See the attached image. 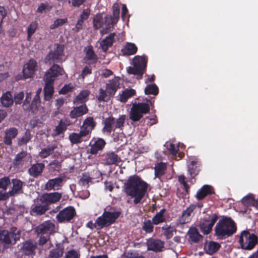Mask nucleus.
Instances as JSON below:
<instances>
[{"label":"nucleus","mask_w":258,"mask_h":258,"mask_svg":"<svg viewBox=\"0 0 258 258\" xmlns=\"http://www.w3.org/2000/svg\"><path fill=\"white\" fill-rule=\"evenodd\" d=\"M148 185L137 176L130 177L124 184V190L128 196L134 198V202L137 204L145 196Z\"/></svg>","instance_id":"1"},{"label":"nucleus","mask_w":258,"mask_h":258,"mask_svg":"<svg viewBox=\"0 0 258 258\" xmlns=\"http://www.w3.org/2000/svg\"><path fill=\"white\" fill-rule=\"evenodd\" d=\"M234 222L228 218H224L219 221L215 227L216 234L220 237L229 236L236 231Z\"/></svg>","instance_id":"2"},{"label":"nucleus","mask_w":258,"mask_h":258,"mask_svg":"<svg viewBox=\"0 0 258 258\" xmlns=\"http://www.w3.org/2000/svg\"><path fill=\"white\" fill-rule=\"evenodd\" d=\"M118 211H106L95 221L97 229H101L114 223L120 215Z\"/></svg>","instance_id":"3"},{"label":"nucleus","mask_w":258,"mask_h":258,"mask_svg":"<svg viewBox=\"0 0 258 258\" xmlns=\"http://www.w3.org/2000/svg\"><path fill=\"white\" fill-rule=\"evenodd\" d=\"M150 110L149 106L145 103L134 104L130 111V118L134 121L139 120Z\"/></svg>","instance_id":"4"},{"label":"nucleus","mask_w":258,"mask_h":258,"mask_svg":"<svg viewBox=\"0 0 258 258\" xmlns=\"http://www.w3.org/2000/svg\"><path fill=\"white\" fill-rule=\"evenodd\" d=\"M239 243L243 249H251L257 243V237L253 234L244 231L240 235Z\"/></svg>","instance_id":"5"},{"label":"nucleus","mask_w":258,"mask_h":258,"mask_svg":"<svg viewBox=\"0 0 258 258\" xmlns=\"http://www.w3.org/2000/svg\"><path fill=\"white\" fill-rule=\"evenodd\" d=\"M133 67H130L127 68V72L131 74L140 75L141 77L146 66L145 58L142 56H137L133 59Z\"/></svg>","instance_id":"6"},{"label":"nucleus","mask_w":258,"mask_h":258,"mask_svg":"<svg viewBox=\"0 0 258 258\" xmlns=\"http://www.w3.org/2000/svg\"><path fill=\"white\" fill-rule=\"evenodd\" d=\"M64 73L63 69L57 64L51 66L45 73L44 80L45 82H53L57 77Z\"/></svg>","instance_id":"7"},{"label":"nucleus","mask_w":258,"mask_h":258,"mask_svg":"<svg viewBox=\"0 0 258 258\" xmlns=\"http://www.w3.org/2000/svg\"><path fill=\"white\" fill-rule=\"evenodd\" d=\"M38 63L35 60L31 59L27 61L23 68L24 78L26 79L31 78L38 69Z\"/></svg>","instance_id":"8"},{"label":"nucleus","mask_w":258,"mask_h":258,"mask_svg":"<svg viewBox=\"0 0 258 258\" xmlns=\"http://www.w3.org/2000/svg\"><path fill=\"white\" fill-rule=\"evenodd\" d=\"M63 47L62 45L55 44L53 49L47 55L45 58L46 62L51 63V61L55 60H60L63 55Z\"/></svg>","instance_id":"9"},{"label":"nucleus","mask_w":258,"mask_h":258,"mask_svg":"<svg viewBox=\"0 0 258 258\" xmlns=\"http://www.w3.org/2000/svg\"><path fill=\"white\" fill-rule=\"evenodd\" d=\"M217 220V216L213 214L207 219L202 220L200 224V229L204 234L209 233L212 228L213 225Z\"/></svg>","instance_id":"10"},{"label":"nucleus","mask_w":258,"mask_h":258,"mask_svg":"<svg viewBox=\"0 0 258 258\" xmlns=\"http://www.w3.org/2000/svg\"><path fill=\"white\" fill-rule=\"evenodd\" d=\"M61 194L58 192L46 193L42 195L41 201L47 204L55 203L60 199Z\"/></svg>","instance_id":"11"},{"label":"nucleus","mask_w":258,"mask_h":258,"mask_svg":"<svg viewBox=\"0 0 258 258\" xmlns=\"http://www.w3.org/2000/svg\"><path fill=\"white\" fill-rule=\"evenodd\" d=\"M16 236L12 232H9L7 230L0 231V242L4 245L12 244L16 240Z\"/></svg>","instance_id":"12"},{"label":"nucleus","mask_w":258,"mask_h":258,"mask_svg":"<svg viewBox=\"0 0 258 258\" xmlns=\"http://www.w3.org/2000/svg\"><path fill=\"white\" fill-rule=\"evenodd\" d=\"M75 209L72 207H68L61 211L57 215L58 220L62 222L65 220L69 221L74 217Z\"/></svg>","instance_id":"13"},{"label":"nucleus","mask_w":258,"mask_h":258,"mask_svg":"<svg viewBox=\"0 0 258 258\" xmlns=\"http://www.w3.org/2000/svg\"><path fill=\"white\" fill-rule=\"evenodd\" d=\"M63 178L60 177L49 180L45 184V189L47 190H58L62 185Z\"/></svg>","instance_id":"14"},{"label":"nucleus","mask_w":258,"mask_h":258,"mask_svg":"<svg viewBox=\"0 0 258 258\" xmlns=\"http://www.w3.org/2000/svg\"><path fill=\"white\" fill-rule=\"evenodd\" d=\"M54 225L50 222H46L38 226L36 232L38 234H50L54 231Z\"/></svg>","instance_id":"15"},{"label":"nucleus","mask_w":258,"mask_h":258,"mask_svg":"<svg viewBox=\"0 0 258 258\" xmlns=\"http://www.w3.org/2000/svg\"><path fill=\"white\" fill-rule=\"evenodd\" d=\"M95 125L93 121V118L92 117H87L81 127L82 134L83 135H87L94 128Z\"/></svg>","instance_id":"16"},{"label":"nucleus","mask_w":258,"mask_h":258,"mask_svg":"<svg viewBox=\"0 0 258 258\" xmlns=\"http://www.w3.org/2000/svg\"><path fill=\"white\" fill-rule=\"evenodd\" d=\"M148 250L155 251H161L163 247V242L160 240L150 239L147 242Z\"/></svg>","instance_id":"17"},{"label":"nucleus","mask_w":258,"mask_h":258,"mask_svg":"<svg viewBox=\"0 0 258 258\" xmlns=\"http://www.w3.org/2000/svg\"><path fill=\"white\" fill-rule=\"evenodd\" d=\"M18 133V130L15 127H11L6 130L4 141L8 145L12 144V140L16 137Z\"/></svg>","instance_id":"18"},{"label":"nucleus","mask_w":258,"mask_h":258,"mask_svg":"<svg viewBox=\"0 0 258 258\" xmlns=\"http://www.w3.org/2000/svg\"><path fill=\"white\" fill-rule=\"evenodd\" d=\"M119 78H115L106 85V91L108 96H112L119 87Z\"/></svg>","instance_id":"19"},{"label":"nucleus","mask_w":258,"mask_h":258,"mask_svg":"<svg viewBox=\"0 0 258 258\" xmlns=\"http://www.w3.org/2000/svg\"><path fill=\"white\" fill-rule=\"evenodd\" d=\"M195 209L194 205L189 206L182 214L181 217H179V222L181 224L188 223L191 220L192 212Z\"/></svg>","instance_id":"20"},{"label":"nucleus","mask_w":258,"mask_h":258,"mask_svg":"<svg viewBox=\"0 0 258 258\" xmlns=\"http://www.w3.org/2000/svg\"><path fill=\"white\" fill-rule=\"evenodd\" d=\"M93 24L94 27L95 29H99L103 27L104 25H105V29L106 30L109 29L110 27V24H112L111 23H108V22H106L105 21V17L104 19L101 15H97L94 18Z\"/></svg>","instance_id":"21"},{"label":"nucleus","mask_w":258,"mask_h":258,"mask_svg":"<svg viewBox=\"0 0 258 258\" xmlns=\"http://www.w3.org/2000/svg\"><path fill=\"white\" fill-rule=\"evenodd\" d=\"M41 91V89H40L37 91L36 94L31 104L30 110H31L33 112H35L37 111H41V110L43 111L44 110L43 107H40L39 94Z\"/></svg>","instance_id":"22"},{"label":"nucleus","mask_w":258,"mask_h":258,"mask_svg":"<svg viewBox=\"0 0 258 258\" xmlns=\"http://www.w3.org/2000/svg\"><path fill=\"white\" fill-rule=\"evenodd\" d=\"M88 109L86 105H82L79 107H75L70 113V117L75 118L79 117L87 113Z\"/></svg>","instance_id":"23"},{"label":"nucleus","mask_w":258,"mask_h":258,"mask_svg":"<svg viewBox=\"0 0 258 258\" xmlns=\"http://www.w3.org/2000/svg\"><path fill=\"white\" fill-rule=\"evenodd\" d=\"M36 248V244L32 242L27 241L24 243L21 248V251L25 255L32 254Z\"/></svg>","instance_id":"24"},{"label":"nucleus","mask_w":258,"mask_h":258,"mask_svg":"<svg viewBox=\"0 0 258 258\" xmlns=\"http://www.w3.org/2000/svg\"><path fill=\"white\" fill-rule=\"evenodd\" d=\"M1 102L2 105L6 107L11 106L14 102L13 96L9 92L3 94L1 98Z\"/></svg>","instance_id":"25"},{"label":"nucleus","mask_w":258,"mask_h":258,"mask_svg":"<svg viewBox=\"0 0 258 258\" xmlns=\"http://www.w3.org/2000/svg\"><path fill=\"white\" fill-rule=\"evenodd\" d=\"M212 187L211 186L205 185L199 190L197 195L196 197L198 200H202L207 195L212 192Z\"/></svg>","instance_id":"26"},{"label":"nucleus","mask_w":258,"mask_h":258,"mask_svg":"<svg viewBox=\"0 0 258 258\" xmlns=\"http://www.w3.org/2000/svg\"><path fill=\"white\" fill-rule=\"evenodd\" d=\"M137 47L134 43H127L122 49L121 52L123 55H133L136 53Z\"/></svg>","instance_id":"27"},{"label":"nucleus","mask_w":258,"mask_h":258,"mask_svg":"<svg viewBox=\"0 0 258 258\" xmlns=\"http://www.w3.org/2000/svg\"><path fill=\"white\" fill-rule=\"evenodd\" d=\"M114 36V34H111L99 42L100 47L103 51H106L108 47L112 45Z\"/></svg>","instance_id":"28"},{"label":"nucleus","mask_w":258,"mask_h":258,"mask_svg":"<svg viewBox=\"0 0 258 258\" xmlns=\"http://www.w3.org/2000/svg\"><path fill=\"white\" fill-rule=\"evenodd\" d=\"M220 244L214 241L207 242L205 245V249L209 254L216 252L219 248Z\"/></svg>","instance_id":"29"},{"label":"nucleus","mask_w":258,"mask_h":258,"mask_svg":"<svg viewBox=\"0 0 258 258\" xmlns=\"http://www.w3.org/2000/svg\"><path fill=\"white\" fill-rule=\"evenodd\" d=\"M119 13V8L117 4H114L113 6V18H111L110 17H106L105 21L106 22L108 23H114L117 21V20L118 18Z\"/></svg>","instance_id":"30"},{"label":"nucleus","mask_w":258,"mask_h":258,"mask_svg":"<svg viewBox=\"0 0 258 258\" xmlns=\"http://www.w3.org/2000/svg\"><path fill=\"white\" fill-rule=\"evenodd\" d=\"M87 135H83L82 131L81 130L79 134L73 133L70 134L69 138L70 142L73 144H79L82 141V138Z\"/></svg>","instance_id":"31"},{"label":"nucleus","mask_w":258,"mask_h":258,"mask_svg":"<svg viewBox=\"0 0 258 258\" xmlns=\"http://www.w3.org/2000/svg\"><path fill=\"white\" fill-rule=\"evenodd\" d=\"M105 143L102 139H99L97 140L92 145L91 149L92 154H96L98 151L101 150L105 146Z\"/></svg>","instance_id":"32"},{"label":"nucleus","mask_w":258,"mask_h":258,"mask_svg":"<svg viewBox=\"0 0 258 258\" xmlns=\"http://www.w3.org/2000/svg\"><path fill=\"white\" fill-rule=\"evenodd\" d=\"M188 235L190 240L193 242H197L202 238V236L198 232L197 229L195 228H190L188 232Z\"/></svg>","instance_id":"33"},{"label":"nucleus","mask_w":258,"mask_h":258,"mask_svg":"<svg viewBox=\"0 0 258 258\" xmlns=\"http://www.w3.org/2000/svg\"><path fill=\"white\" fill-rule=\"evenodd\" d=\"M43 168L44 165L42 164H35L29 169V173L31 175L36 176L41 173Z\"/></svg>","instance_id":"34"},{"label":"nucleus","mask_w":258,"mask_h":258,"mask_svg":"<svg viewBox=\"0 0 258 258\" xmlns=\"http://www.w3.org/2000/svg\"><path fill=\"white\" fill-rule=\"evenodd\" d=\"M135 94V91L134 89H125L121 94L119 100L121 102H125L129 98L133 96Z\"/></svg>","instance_id":"35"},{"label":"nucleus","mask_w":258,"mask_h":258,"mask_svg":"<svg viewBox=\"0 0 258 258\" xmlns=\"http://www.w3.org/2000/svg\"><path fill=\"white\" fill-rule=\"evenodd\" d=\"M52 82H45V87L44 89V98L45 100H49L53 93V87L51 84Z\"/></svg>","instance_id":"36"},{"label":"nucleus","mask_w":258,"mask_h":258,"mask_svg":"<svg viewBox=\"0 0 258 258\" xmlns=\"http://www.w3.org/2000/svg\"><path fill=\"white\" fill-rule=\"evenodd\" d=\"M120 161L118 156L113 152L107 154L106 157V163L108 164H117Z\"/></svg>","instance_id":"37"},{"label":"nucleus","mask_w":258,"mask_h":258,"mask_svg":"<svg viewBox=\"0 0 258 258\" xmlns=\"http://www.w3.org/2000/svg\"><path fill=\"white\" fill-rule=\"evenodd\" d=\"M242 203L246 207L252 206L254 207V203L256 200H254V197L252 194H248L241 200Z\"/></svg>","instance_id":"38"},{"label":"nucleus","mask_w":258,"mask_h":258,"mask_svg":"<svg viewBox=\"0 0 258 258\" xmlns=\"http://www.w3.org/2000/svg\"><path fill=\"white\" fill-rule=\"evenodd\" d=\"M115 128L114 125V120L113 118H108L105 121V125L103 128L104 132L110 133L112 130Z\"/></svg>","instance_id":"39"},{"label":"nucleus","mask_w":258,"mask_h":258,"mask_svg":"<svg viewBox=\"0 0 258 258\" xmlns=\"http://www.w3.org/2000/svg\"><path fill=\"white\" fill-rule=\"evenodd\" d=\"M63 252V249L60 245H56V248L50 251L49 258H59Z\"/></svg>","instance_id":"40"},{"label":"nucleus","mask_w":258,"mask_h":258,"mask_svg":"<svg viewBox=\"0 0 258 258\" xmlns=\"http://www.w3.org/2000/svg\"><path fill=\"white\" fill-rule=\"evenodd\" d=\"M164 212L165 210L162 209L159 212L157 213L155 216H154L152 219L153 224L157 225L164 221L165 217L163 216Z\"/></svg>","instance_id":"41"},{"label":"nucleus","mask_w":258,"mask_h":258,"mask_svg":"<svg viewBox=\"0 0 258 258\" xmlns=\"http://www.w3.org/2000/svg\"><path fill=\"white\" fill-rule=\"evenodd\" d=\"M89 94V92L87 90L82 91L76 98L74 102L80 103L85 102L87 100V97Z\"/></svg>","instance_id":"42"},{"label":"nucleus","mask_w":258,"mask_h":258,"mask_svg":"<svg viewBox=\"0 0 258 258\" xmlns=\"http://www.w3.org/2000/svg\"><path fill=\"white\" fill-rule=\"evenodd\" d=\"M13 186L12 190L10 191L11 195H13L15 194H17L19 191H20L22 186V182L18 179H14L12 181Z\"/></svg>","instance_id":"43"},{"label":"nucleus","mask_w":258,"mask_h":258,"mask_svg":"<svg viewBox=\"0 0 258 258\" xmlns=\"http://www.w3.org/2000/svg\"><path fill=\"white\" fill-rule=\"evenodd\" d=\"M37 23L33 22L28 26L27 28V39L30 40L31 36L35 33L37 28Z\"/></svg>","instance_id":"44"},{"label":"nucleus","mask_w":258,"mask_h":258,"mask_svg":"<svg viewBox=\"0 0 258 258\" xmlns=\"http://www.w3.org/2000/svg\"><path fill=\"white\" fill-rule=\"evenodd\" d=\"M166 165L163 163L158 164L155 167V173L156 177H159L164 173Z\"/></svg>","instance_id":"45"},{"label":"nucleus","mask_w":258,"mask_h":258,"mask_svg":"<svg viewBox=\"0 0 258 258\" xmlns=\"http://www.w3.org/2000/svg\"><path fill=\"white\" fill-rule=\"evenodd\" d=\"M39 244L44 245V249L49 248L51 246V243L48 236H41L39 239Z\"/></svg>","instance_id":"46"},{"label":"nucleus","mask_w":258,"mask_h":258,"mask_svg":"<svg viewBox=\"0 0 258 258\" xmlns=\"http://www.w3.org/2000/svg\"><path fill=\"white\" fill-rule=\"evenodd\" d=\"M85 51L86 52L85 59L94 60L96 59V55H95L91 47L88 46L86 47Z\"/></svg>","instance_id":"47"},{"label":"nucleus","mask_w":258,"mask_h":258,"mask_svg":"<svg viewBox=\"0 0 258 258\" xmlns=\"http://www.w3.org/2000/svg\"><path fill=\"white\" fill-rule=\"evenodd\" d=\"M158 87L155 84L149 85L145 89V93L146 94H154L157 95L158 93Z\"/></svg>","instance_id":"48"},{"label":"nucleus","mask_w":258,"mask_h":258,"mask_svg":"<svg viewBox=\"0 0 258 258\" xmlns=\"http://www.w3.org/2000/svg\"><path fill=\"white\" fill-rule=\"evenodd\" d=\"M68 22L67 18L57 19L55 20L52 24L50 26L51 29H54L65 24Z\"/></svg>","instance_id":"49"},{"label":"nucleus","mask_w":258,"mask_h":258,"mask_svg":"<svg viewBox=\"0 0 258 258\" xmlns=\"http://www.w3.org/2000/svg\"><path fill=\"white\" fill-rule=\"evenodd\" d=\"M31 100V93L27 92L26 95L25 99L23 102L22 106L24 110H28L31 109L30 102Z\"/></svg>","instance_id":"50"},{"label":"nucleus","mask_w":258,"mask_h":258,"mask_svg":"<svg viewBox=\"0 0 258 258\" xmlns=\"http://www.w3.org/2000/svg\"><path fill=\"white\" fill-rule=\"evenodd\" d=\"M66 129L67 125H66L65 123L61 121L59 124L56 126L53 133V135L57 136L63 132Z\"/></svg>","instance_id":"51"},{"label":"nucleus","mask_w":258,"mask_h":258,"mask_svg":"<svg viewBox=\"0 0 258 258\" xmlns=\"http://www.w3.org/2000/svg\"><path fill=\"white\" fill-rule=\"evenodd\" d=\"M30 133L27 132L23 137L19 139L18 144L19 146L25 145L30 141Z\"/></svg>","instance_id":"52"},{"label":"nucleus","mask_w":258,"mask_h":258,"mask_svg":"<svg viewBox=\"0 0 258 258\" xmlns=\"http://www.w3.org/2000/svg\"><path fill=\"white\" fill-rule=\"evenodd\" d=\"M54 149V147H50L45 148L40 152L39 155L42 158H46L50 155Z\"/></svg>","instance_id":"53"},{"label":"nucleus","mask_w":258,"mask_h":258,"mask_svg":"<svg viewBox=\"0 0 258 258\" xmlns=\"http://www.w3.org/2000/svg\"><path fill=\"white\" fill-rule=\"evenodd\" d=\"M163 234L167 238H171L173 235L174 228L173 227L166 226L163 227Z\"/></svg>","instance_id":"54"},{"label":"nucleus","mask_w":258,"mask_h":258,"mask_svg":"<svg viewBox=\"0 0 258 258\" xmlns=\"http://www.w3.org/2000/svg\"><path fill=\"white\" fill-rule=\"evenodd\" d=\"M47 209V206H37L33 209V211L37 214L41 215L44 213Z\"/></svg>","instance_id":"55"},{"label":"nucleus","mask_w":258,"mask_h":258,"mask_svg":"<svg viewBox=\"0 0 258 258\" xmlns=\"http://www.w3.org/2000/svg\"><path fill=\"white\" fill-rule=\"evenodd\" d=\"M167 148L173 155H175L178 151V145L177 144L170 143Z\"/></svg>","instance_id":"56"},{"label":"nucleus","mask_w":258,"mask_h":258,"mask_svg":"<svg viewBox=\"0 0 258 258\" xmlns=\"http://www.w3.org/2000/svg\"><path fill=\"white\" fill-rule=\"evenodd\" d=\"M24 97V94L23 92H20L16 93L14 96V101L16 104H20L22 103V100Z\"/></svg>","instance_id":"57"},{"label":"nucleus","mask_w":258,"mask_h":258,"mask_svg":"<svg viewBox=\"0 0 258 258\" xmlns=\"http://www.w3.org/2000/svg\"><path fill=\"white\" fill-rule=\"evenodd\" d=\"M196 162L191 161L190 164L188 165V171L191 175H195L197 173L196 167L195 166Z\"/></svg>","instance_id":"58"},{"label":"nucleus","mask_w":258,"mask_h":258,"mask_svg":"<svg viewBox=\"0 0 258 258\" xmlns=\"http://www.w3.org/2000/svg\"><path fill=\"white\" fill-rule=\"evenodd\" d=\"M153 226L150 221L144 222L143 229L147 232H151L153 231Z\"/></svg>","instance_id":"59"},{"label":"nucleus","mask_w":258,"mask_h":258,"mask_svg":"<svg viewBox=\"0 0 258 258\" xmlns=\"http://www.w3.org/2000/svg\"><path fill=\"white\" fill-rule=\"evenodd\" d=\"M125 116H120L116 121H114V125L115 128H119L122 126L124 122Z\"/></svg>","instance_id":"60"},{"label":"nucleus","mask_w":258,"mask_h":258,"mask_svg":"<svg viewBox=\"0 0 258 258\" xmlns=\"http://www.w3.org/2000/svg\"><path fill=\"white\" fill-rule=\"evenodd\" d=\"M10 181L8 178L5 177L0 179V188L6 189Z\"/></svg>","instance_id":"61"},{"label":"nucleus","mask_w":258,"mask_h":258,"mask_svg":"<svg viewBox=\"0 0 258 258\" xmlns=\"http://www.w3.org/2000/svg\"><path fill=\"white\" fill-rule=\"evenodd\" d=\"M107 95H108L107 92H105L103 89H101L100 90L98 99L100 101H105L108 99Z\"/></svg>","instance_id":"62"},{"label":"nucleus","mask_w":258,"mask_h":258,"mask_svg":"<svg viewBox=\"0 0 258 258\" xmlns=\"http://www.w3.org/2000/svg\"><path fill=\"white\" fill-rule=\"evenodd\" d=\"M90 11L89 9H87L84 10L83 11L82 14L81 15L80 19H81L84 21L88 19L89 16L90 15Z\"/></svg>","instance_id":"63"},{"label":"nucleus","mask_w":258,"mask_h":258,"mask_svg":"<svg viewBox=\"0 0 258 258\" xmlns=\"http://www.w3.org/2000/svg\"><path fill=\"white\" fill-rule=\"evenodd\" d=\"M64 258H79V254L76 251L71 250L67 253Z\"/></svg>","instance_id":"64"}]
</instances>
